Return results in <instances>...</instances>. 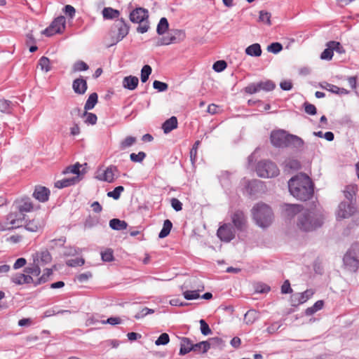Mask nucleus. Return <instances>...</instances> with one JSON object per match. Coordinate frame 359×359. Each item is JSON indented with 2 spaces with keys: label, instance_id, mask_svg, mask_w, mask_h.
Here are the masks:
<instances>
[{
  "label": "nucleus",
  "instance_id": "nucleus-17",
  "mask_svg": "<svg viewBox=\"0 0 359 359\" xmlns=\"http://www.w3.org/2000/svg\"><path fill=\"white\" fill-rule=\"evenodd\" d=\"M235 229L243 231L245 228L246 217L242 211L237 210L231 216Z\"/></svg>",
  "mask_w": 359,
  "mask_h": 359
},
{
  "label": "nucleus",
  "instance_id": "nucleus-49",
  "mask_svg": "<svg viewBox=\"0 0 359 359\" xmlns=\"http://www.w3.org/2000/svg\"><path fill=\"white\" fill-rule=\"evenodd\" d=\"M12 102L7 100H0V111L3 113H10Z\"/></svg>",
  "mask_w": 359,
  "mask_h": 359
},
{
  "label": "nucleus",
  "instance_id": "nucleus-37",
  "mask_svg": "<svg viewBox=\"0 0 359 359\" xmlns=\"http://www.w3.org/2000/svg\"><path fill=\"white\" fill-rule=\"evenodd\" d=\"M172 227V222L169 219H165L163 222V228L158 234V237L160 238H163L168 236L171 231Z\"/></svg>",
  "mask_w": 359,
  "mask_h": 359
},
{
  "label": "nucleus",
  "instance_id": "nucleus-38",
  "mask_svg": "<svg viewBox=\"0 0 359 359\" xmlns=\"http://www.w3.org/2000/svg\"><path fill=\"white\" fill-rule=\"evenodd\" d=\"M102 15L105 19H114L119 16V11L112 8H104L102 10Z\"/></svg>",
  "mask_w": 359,
  "mask_h": 359
},
{
  "label": "nucleus",
  "instance_id": "nucleus-41",
  "mask_svg": "<svg viewBox=\"0 0 359 359\" xmlns=\"http://www.w3.org/2000/svg\"><path fill=\"white\" fill-rule=\"evenodd\" d=\"M285 168L286 170H298L300 168V163L294 158H287L284 162Z\"/></svg>",
  "mask_w": 359,
  "mask_h": 359
},
{
  "label": "nucleus",
  "instance_id": "nucleus-22",
  "mask_svg": "<svg viewBox=\"0 0 359 359\" xmlns=\"http://www.w3.org/2000/svg\"><path fill=\"white\" fill-rule=\"evenodd\" d=\"M72 88L75 93L79 95H83L87 90V82L83 77L76 79L73 81Z\"/></svg>",
  "mask_w": 359,
  "mask_h": 359
},
{
  "label": "nucleus",
  "instance_id": "nucleus-42",
  "mask_svg": "<svg viewBox=\"0 0 359 359\" xmlns=\"http://www.w3.org/2000/svg\"><path fill=\"white\" fill-rule=\"evenodd\" d=\"M152 69L148 65H145L143 66L141 70V81L142 83H145L149 79V75L151 74Z\"/></svg>",
  "mask_w": 359,
  "mask_h": 359
},
{
  "label": "nucleus",
  "instance_id": "nucleus-11",
  "mask_svg": "<svg viewBox=\"0 0 359 359\" xmlns=\"http://www.w3.org/2000/svg\"><path fill=\"white\" fill-rule=\"evenodd\" d=\"M65 18L64 16H59L56 18L51 22V24L42 32V34L47 36H51L55 34L62 33L65 29Z\"/></svg>",
  "mask_w": 359,
  "mask_h": 359
},
{
  "label": "nucleus",
  "instance_id": "nucleus-8",
  "mask_svg": "<svg viewBox=\"0 0 359 359\" xmlns=\"http://www.w3.org/2000/svg\"><path fill=\"white\" fill-rule=\"evenodd\" d=\"M22 224L23 219L18 213L11 212L6 216L5 221L0 222V231L19 228L22 226Z\"/></svg>",
  "mask_w": 359,
  "mask_h": 359
},
{
  "label": "nucleus",
  "instance_id": "nucleus-43",
  "mask_svg": "<svg viewBox=\"0 0 359 359\" xmlns=\"http://www.w3.org/2000/svg\"><path fill=\"white\" fill-rule=\"evenodd\" d=\"M259 21L267 25H271V13L266 11H260Z\"/></svg>",
  "mask_w": 359,
  "mask_h": 359
},
{
  "label": "nucleus",
  "instance_id": "nucleus-35",
  "mask_svg": "<svg viewBox=\"0 0 359 359\" xmlns=\"http://www.w3.org/2000/svg\"><path fill=\"white\" fill-rule=\"evenodd\" d=\"M324 302L323 300L317 301L312 306L307 308L305 310L306 316H311L317 311L321 310L323 307Z\"/></svg>",
  "mask_w": 359,
  "mask_h": 359
},
{
  "label": "nucleus",
  "instance_id": "nucleus-53",
  "mask_svg": "<svg viewBox=\"0 0 359 359\" xmlns=\"http://www.w3.org/2000/svg\"><path fill=\"white\" fill-rule=\"evenodd\" d=\"M85 263L83 258L76 257L74 259H69L66 261V264L69 266L75 267L77 266H82Z\"/></svg>",
  "mask_w": 359,
  "mask_h": 359
},
{
  "label": "nucleus",
  "instance_id": "nucleus-21",
  "mask_svg": "<svg viewBox=\"0 0 359 359\" xmlns=\"http://www.w3.org/2000/svg\"><path fill=\"white\" fill-rule=\"evenodd\" d=\"M314 294L313 290L309 289L301 293H296L292 296V302L297 304H302L308 301Z\"/></svg>",
  "mask_w": 359,
  "mask_h": 359
},
{
  "label": "nucleus",
  "instance_id": "nucleus-56",
  "mask_svg": "<svg viewBox=\"0 0 359 359\" xmlns=\"http://www.w3.org/2000/svg\"><path fill=\"white\" fill-rule=\"evenodd\" d=\"M282 49H283V46L280 43H278V42L272 43L267 47V50L269 52L273 53L274 54L278 53L279 52H280L282 50Z\"/></svg>",
  "mask_w": 359,
  "mask_h": 359
},
{
  "label": "nucleus",
  "instance_id": "nucleus-25",
  "mask_svg": "<svg viewBox=\"0 0 359 359\" xmlns=\"http://www.w3.org/2000/svg\"><path fill=\"white\" fill-rule=\"evenodd\" d=\"M302 211L303 209L300 205L286 204L285 205V215L289 217H293L297 214L299 215Z\"/></svg>",
  "mask_w": 359,
  "mask_h": 359
},
{
  "label": "nucleus",
  "instance_id": "nucleus-12",
  "mask_svg": "<svg viewBox=\"0 0 359 359\" xmlns=\"http://www.w3.org/2000/svg\"><path fill=\"white\" fill-rule=\"evenodd\" d=\"M276 85L270 80L260 81L258 83H252L249 84L245 88V91L248 94H254L260 90L271 91L274 89Z\"/></svg>",
  "mask_w": 359,
  "mask_h": 359
},
{
  "label": "nucleus",
  "instance_id": "nucleus-23",
  "mask_svg": "<svg viewBox=\"0 0 359 359\" xmlns=\"http://www.w3.org/2000/svg\"><path fill=\"white\" fill-rule=\"evenodd\" d=\"M180 340V348L179 355H184L191 351H193V342L191 340L187 337H181Z\"/></svg>",
  "mask_w": 359,
  "mask_h": 359
},
{
  "label": "nucleus",
  "instance_id": "nucleus-10",
  "mask_svg": "<svg viewBox=\"0 0 359 359\" xmlns=\"http://www.w3.org/2000/svg\"><path fill=\"white\" fill-rule=\"evenodd\" d=\"M128 34V27L123 20L117 22L111 29V43L116 44Z\"/></svg>",
  "mask_w": 359,
  "mask_h": 359
},
{
  "label": "nucleus",
  "instance_id": "nucleus-64",
  "mask_svg": "<svg viewBox=\"0 0 359 359\" xmlns=\"http://www.w3.org/2000/svg\"><path fill=\"white\" fill-rule=\"evenodd\" d=\"M64 13L69 16L71 19H73L75 16L76 10L71 5H66L63 8Z\"/></svg>",
  "mask_w": 359,
  "mask_h": 359
},
{
  "label": "nucleus",
  "instance_id": "nucleus-7",
  "mask_svg": "<svg viewBox=\"0 0 359 359\" xmlns=\"http://www.w3.org/2000/svg\"><path fill=\"white\" fill-rule=\"evenodd\" d=\"M81 166V165L77 163L74 165L66 168V169L63 171L64 174L72 173L76 174V176L58 180L55 183V187L58 189H62L75 184L76 182H78L80 180L79 176Z\"/></svg>",
  "mask_w": 359,
  "mask_h": 359
},
{
  "label": "nucleus",
  "instance_id": "nucleus-1",
  "mask_svg": "<svg viewBox=\"0 0 359 359\" xmlns=\"http://www.w3.org/2000/svg\"><path fill=\"white\" fill-rule=\"evenodd\" d=\"M290 193L300 201H307L313 194V184L310 177L303 173L292 177L288 182Z\"/></svg>",
  "mask_w": 359,
  "mask_h": 359
},
{
  "label": "nucleus",
  "instance_id": "nucleus-58",
  "mask_svg": "<svg viewBox=\"0 0 359 359\" xmlns=\"http://www.w3.org/2000/svg\"><path fill=\"white\" fill-rule=\"evenodd\" d=\"M329 42H330V47L332 48L333 51L335 50L336 52H337L338 53H340V54L345 53L344 48L341 46V45L340 44L339 42L334 41H331Z\"/></svg>",
  "mask_w": 359,
  "mask_h": 359
},
{
  "label": "nucleus",
  "instance_id": "nucleus-27",
  "mask_svg": "<svg viewBox=\"0 0 359 359\" xmlns=\"http://www.w3.org/2000/svg\"><path fill=\"white\" fill-rule=\"evenodd\" d=\"M246 55L252 57H259L262 55L261 46L259 43H253L245 48Z\"/></svg>",
  "mask_w": 359,
  "mask_h": 359
},
{
  "label": "nucleus",
  "instance_id": "nucleus-33",
  "mask_svg": "<svg viewBox=\"0 0 359 359\" xmlns=\"http://www.w3.org/2000/svg\"><path fill=\"white\" fill-rule=\"evenodd\" d=\"M137 142V138L133 136H128L123 139L119 144V149L125 150L132 147Z\"/></svg>",
  "mask_w": 359,
  "mask_h": 359
},
{
  "label": "nucleus",
  "instance_id": "nucleus-44",
  "mask_svg": "<svg viewBox=\"0 0 359 359\" xmlns=\"http://www.w3.org/2000/svg\"><path fill=\"white\" fill-rule=\"evenodd\" d=\"M200 290H186L183 292V296L187 300L197 299L200 297Z\"/></svg>",
  "mask_w": 359,
  "mask_h": 359
},
{
  "label": "nucleus",
  "instance_id": "nucleus-6",
  "mask_svg": "<svg viewBox=\"0 0 359 359\" xmlns=\"http://www.w3.org/2000/svg\"><path fill=\"white\" fill-rule=\"evenodd\" d=\"M256 172L262 178H272L279 175V169L276 164L269 160H263L257 164Z\"/></svg>",
  "mask_w": 359,
  "mask_h": 359
},
{
  "label": "nucleus",
  "instance_id": "nucleus-19",
  "mask_svg": "<svg viewBox=\"0 0 359 359\" xmlns=\"http://www.w3.org/2000/svg\"><path fill=\"white\" fill-rule=\"evenodd\" d=\"M50 190L42 186H36L33 193V197L41 203H45L48 201Z\"/></svg>",
  "mask_w": 359,
  "mask_h": 359
},
{
  "label": "nucleus",
  "instance_id": "nucleus-47",
  "mask_svg": "<svg viewBox=\"0 0 359 359\" xmlns=\"http://www.w3.org/2000/svg\"><path fill=\"white\" fill-rule=\"evenodd\" d=\"M88 68V65L81 60L76 62L72 67L73 72H74L86 71Z\"/></svg>",
  "mask_w": 359,
  "mask_h": 359
},
{
  "label": "nucleus",
  "instance_id": "nucleus-30",
  "mask_svg": "<svg viewBox=\"0 0 359 359\" xmlns=\"http://www.w3.org/2000/svg\"><path fill=\"white\" fill-rule=\"evenodd\" d=\"M304 144V140L294 135L290 134L288 138V147H293L294 148L299 149L303 147Z\"/></svg>",
  "mask_w": 359,
  "mask_h": 359
},
{
  "label": "nucleus",
  "instance_id": "nucleus-26",
  "mask_svg": "<svg viewBox=\"0 0 359 359\" xmlns=\"http://www.w3.org/2000/svg\"><path fill=\"white\" fill-rule=\"evenodd\" d=\"M177 127V119L175 116H172L170 118H168V120H166L162 126L163 132L165 134L170 133L172 130L175 129Z\"/></svg>",
  "mask_w": 359,
  "mask_h": 359
},
{
  "label": "nucleus",
  "instance_id": "nucleus-34",
  "mask_svg": "<svg viewBox=\"0 0 359 359\" xmlns=\"http://www.w3.org/2000/svg\"><path fill=\"white\" fill-rule=\"evenodd\" d=\"M97 98H98V96L96 93H91L89 95V97L85 104V106H84L85 110L88 111V110L93 109L94 108V107L95 106L96 103L97 102Z\"/></svg>",
  "mask_w": 359,
  "mask_h": 359
},
{
  "label": "nucleus",
  "instance_id": "nucleus-57",
  "mask_svg": "<svg viewBox=\"0 0 359 359\" xmlns=\"http://www.w3.org/2000/svg\"><path fill=\"white\" fill-rule=\"evenodd\" d=\"M226 67V62L224 60H218L213 64L212 69L216 72H221Z\"/></svg>",
  "mask_w": 359,
  "mask_h": 359
},
{
  "label": "nucleus",
  "instance_id": "nucleus-46",
  "mask_svg": "<svg viewBox=\"0 0 359 359\" xmlns=\"http://www.w3.org/2000/svg\"><path fill=\"white\" fill-rule=\"evenodd\" d=\"M219 181L224 188H228L230 185V174L226 171L222 172L219 176Z\"/></svg>",
  "mask_w": 359,
  "mask_h": 359
},
{
  "label": "nucleus",
  "instance_id": "nucleus-61",
  "mask_svg": "<svg viewBox=\"0 0 359 359\" xmlns=\"http://www.w3.org/2000/svg\"><path fill=\"white\" fill-rule=\"evenodd\" d=\"M153 87L154 89L158 90L159 92H163L168 89V86L164 82L156 80L153 83Z\"/></svg>",
  "mask_w": 359,
  "mask_h": 359
},
{
  "label": "nucleus",
  "instance_id": "nucleus-16",
  "mask_svg": "<svg viewBox=\"0 0 359 359\" xmlns=\"http://www.w3.org/2000/svg\"><path fill=\"white\" fill-rule=\"evenodd\" d=\"M14 205L20 213L29 212L34 209L33 203L28 197H22L15 200Z\"/></svg>",
  "mask_w": 359,
  "mask_h": 359
},
{
  "label": "nucleus",
  "instance_id": "nucleus-3",
  "mask_svg": "<svg viewBox=\"0 0 359 359\" xmlns=\"http://www.w3.org/2000/svg\"><path fill=\"white\" fill-rule=\"evenodd\" d=\"M256 224L262 228L268 227L273 221V214L271 208L264 203H258L252 210Z\"/></svg>",
  "mask_w": 359,
  "mask_h": 359
},
{
  "label": "nucleus",
  "instance_id": "nucleus-20",
  "mask_svg": "<svg viewBox=\"0 0 359 359\" xmlns=\"http://www.w3.org/2000/svg\"><path fill=\"white\" fill-rule=\"evenodd\" d=\"M118 170L116 166L111 165L107 168L97 176V179L109 183L113 182L115 180V174Z\"/></svg>",
  "mask_w": 359,
  "mask_h": 359
},
{
  "label": "nucleus",
  "instance_id": "nucleus-32",
  "mask_svg": "<svg viewBox=\"0 0 359 359\" xmlns=\"http://www.w3.org/2000/svg\"><path fill=\"white\" fill-rule=\"evenodd\" d=\"M358 190L356 184L347 185L344 191V196L348 200V202H352L353 196Z\"/></svg>",
  "mask_w": 359,
  "mask_h": 359
},
{
  "label": "nucleus",
  "instance_id": "nucleus-31",
  "mask_svg": "<svg viewBox=\"0 0 359 359\" xmlns=\"http://www.w3.org/2000/svg\"><path fill=\"white\" fill-rule=\"evenodd\" d=\"M127 223L123 220L119 219H112L109 221V226L117 231L124 230L127 228Z\"/></svg>",
  "mask_w": 359,
  "mask_h": 359
},
{
  "label": "nucleus",
  "instance_id": "nucleus-39",
  "mask_svg": "<svg viewBox=\"0 0 359 359\" xmlns=\"http://www.w3.org/2000/svg\"><path fill=\"white\" fill-rule=\"evenodd\" d=\"M259 318L258 312L254 309L249 310L245 314V320L247 324H252Z\"/></svg>",
  "mask_w": 359,
  "mask_h": 359
},
{
  "label": "nucleus",
  "instance_id": "nucleus-2",
  "mask_svg": "<svg viewBox=\"0 0 359 359\" xmlns=\"http://www.w3.org/2000/svg\"><path fill=\"white\" fill-rule=\"evenodd\" d=\"M323 218L320 213L303 210L298 215L297 226L304 231H312L321 226Z\"/></svg>",
  "mask_w": 359,
  "mask_h": 359
},
{
  "label": "nucleus",
  "instance_id": "nucleus-45",
  "mask_svg": "<svg viewBox=\"0 0 359 359\" xmlns=\"http://www.w3.org/2000/svg\"><path fill=\"white\" fill-rule=\"evenodd\" d=\"M39 66L42 71L48 72L50 70V60L48 57L43 56L39 61Z\"/></svg>",
  "mask_w": 359,
  "mask_h": 359
},
{
  "label": "nucleus",
  "instance_id": "nucleus-15",
  "mask_svg": "<svg viewBox=\"0 0 359 359\" xmlns=\"http://www.w3.org/2000/svg\"><path fill=\"white\" fill-rule=\"evenodd\" d=\"M221 339L219 338H212L209 341H203L197 344H193V352L196 354L205 353L210 348V346L216 343L219 344Z\"/></svg>",
  "mask_w": 359,
  "mask_h": 359
},
{
  "label": "nucleus",
  "instance_id": "nucleus-51",
  "mask_svg": "<svg viewBox=\"0 0 359 359\" xmlns=\"http://www.w3.org/2000/svg\"><path fill=\"white\" fill-rule=\"evenodd\" d=\"M254 287L256 293H267L270 290V287L269 285L262 283L255 284Z\"/></svg>",
  "mask_w": 359,
  "mask_h": 359
},
{
  "label": "nucleus",
  "instance_id": "nucleus-52",
  "mask_svg": "<svg viewBox=\"0 0 359 359\" xmlns=\"http://www.w3.org/2000/svg\"><path fill=\"white\" fill-rule=\"evenodd\" d=\"M146 157V154L143 151H140L138 154L132 153L130 155V159L133 162L141 163Z\"/></svg>",
  "mask_w": 359,
  "mask_h": 359
},
{
  "label": "nucleus",
  "instance_id": "nucleus-54",
  "mask_svg": "<svg viewBox=\"0 0 359 359\" xmlns=\"http://www.w3.org/2000/svg\"><path fill=\"white\" fill-rule=\"evenodd\" d=\"M83 115L86 116L85 123L88 124L94 125L97 122V116L93 113H88L87 111L83 113Z\"/></svg>",
  "mask_w": 359,
  "mask_h": 359
},
{
  "label": "nucleus",
  "instance_id": "nucleus-18",
  "mask_svg": "<svg viewBox=\"0 0 359 359\" xmlns=\"http://www.w3.org/2000/svg\"><path fill=\"white\" fill-rule=\"evenodd\" d=\"M32 260H34V262H36L41 267L50 263L52 260V257L47 250H44L33 254Z\"/></svg>",
  "mask_w": 359,
  "mask_h": 359
},
{
  "label": "nucleus",
  "instance_id": "nucleus-55",
  "mask_svg": "<svg viewBox=\"0 0 359 359\" xmlns=\"http://www.w3.org/2000/svg\"><path fill=\"white\" fill-rule=\"evenodd\" d=\"M169 341H170L169 335L167 333H163L156 340L155 344L156 346L166 345L169 343Z\"/></svg>",
  "mask_w": 359,
  "mask_h": 359
},
{
  "label": "nucleus",
  "instance_id": "nucleus-29",
  "mask_svg": "<svg viewBox=\"0 0 359 359\" xmlns=\"http://www.w3.org/2000/svg\"><path fill=\"white\" fill-rule=\"evenodd\" d=\"M43 226L41 222H40L38 219H32L29 220L25 224V229L30 232H37L40 230Z\"/></svg>",
  "mask_w": 359,
  "mask_h": 359
},
{
  "label": "nucleus",
  "instance_id": "nucleus-50",
  "mask_svg": "<svg viewBox=\"0 0 359 359\" xmlns=\"http://www.w3.org/2000/svg\"><path fill=\"white\" fill-rule=\"evenodd\" d=\"M124 191V187L122 186L116 187L113 191L107 193V196L118 200L120 198L121 192Z\"/></svg>",
  "mask_w": 359,
  "mask_h": 359
},
{
  "label": "nucleus",
  "instance_id": "nucleus-40",
  "mask_svg": "<svg viewBox=\"0 0 359 359\" xmlns=\"http://www.w3.org/2000/svg\"><path fill=\"white\" fill-rule=\"evenodd\" d=\"M262 182L259 180H252L248 182L246 186V191L250 195H252L255 193L256 189L261 186Z\"/></svg>",
  "mask_w": 359,
  "mask_h": 359
},
{
  "label": "nucleus",
  "instance_id": "nucleus-9",
  "mask_svg": "<svg viewBox=\"0 0 359 359\" xmlns=\"http://www.w3.org/2000/svg\"><path fill=\"white\" fill-rule=\"evenodd\" d=\"M289 136L290 134L284 130H273L270 135L271 142L275 147H287Z\"/></svg>",
  "mask_w": 359,
  "mask_h": 359
},
{
  "label": "nucleus",
  "instance_id": "nucleus-48",
  "mask_svg": "<svg viewBox=\"0 0 359 359\" xmlns=\"http://www.w3.org/2000/svg\"><path fill=\"white\" fill-rule=\"evenodd\" d=\"M327 48L323 50L320 55L322 60H330L333 57L332 48L330 47V42L327 43Z\"/></svg>",
  "mask_w": 359,
  "mask_h": 359
},
{
  "label": "nucleus",
  "instance_id": "nucleus-4",
  "mask_svg": "<svg viewBox=\"0 0 359 359\" xmlns=\"http://www.w3.org/2000/svg\"><path fill=\"white\" fill-rule=\"evenodd\" d=\"M345 268L350 271H356L359 268V243H353L343 258Z\"/></svg>",
  "mask_w": 359,
  "mask_h": 359
},
{
  "label": "nucleus",
  "instance_id": "nucleus-24",
  "mask_svg": "<svg viewBox=\"0 0 359 359\" xmlns=\"http://www.w3.org/2000/svg\"><path fill=\"white\" fill-rule=\"evenodd\" d=\"M139 83L138 78L135 76H126L123 80V86L125 88L133 90H135Z\"/></svg>",
  "mask_w": 359,
  "mask_h": 359
},
{
  "label": "nucleus",
  "instance_id": "nucleus-62",
  "mask_svg": "<svg viewBox=\"0 0 359 359\" xmlns=\"http://www.w3.org/2000/svg\"><path fill=\"white\" fill-rule=\"evenodd\" d=\"M320 87L323 89L327 90L332 92L333 93H335V94H337L338 92L337 90H339L338 86H334L331 83H327V82H323V83H321Z\"/></svg>",
  "mask_w": 359,
  "mask_h": 359
},
{
  "label": "nucleus",
  "instance_id": "nucleus-63",
  "mask_svg": "<svg viewBox=\"0 0 359 359\" xmlns=\"http://www.w3.org/2000/svg\"><path fill=\"white\" fill-rule=\"evenodd\" d=\"M12 283L21 285L24 283V273H15L11 277Z\"/></svg>",
  "mask_w": 359,
  "mask_h": 359
},
{
  "label": "nucleus",
  "instance_id": "nucleus-14",
  "mask_svg": "<svg viewBox=\"0 0 359 359\" xmlns=\"http://www.w3.org/2000/svg\"><path fill=\"white\" fill-rule=\"evenodd\" d=\"M356 211V208L352 202L343 201L339 203L337 212V219L348 218Z\"/></svg>",
  "mask_w": 359,
  "mask_h": 359
},
{
  "label": "nucleus",
  "instance_id": "nucleus-5",
  "mask_svg": "<svg viewBox=\"0 0 359 359\" xmlns=\"http://www.w3.org/2000/svg\"><path fill=\"white\" fill-rule=\"evenodd\" d=\"M149 17L148 11L143 8H137L133 10L130 14V20L134 23H139L137 31L139 33H145L149 28V22L147 20Z\"/></svg>",
  "mask_w": 359,
  "mask_h": 359
},
{
  "label": "nucleus",
  "instance_id": "nucleus-28",
  "mask_svg": "<svg viewBox=\"0 0 359 359\" xmlns=\"http://www.w3.org/2000/svg\"><path fill=\"white\" fill-rule=\"evenodd\" d=\"M24 271L27 274L39 276L41 273V266L36 262H34V260H33L32 263L25 267Z\"/></svg>",
  "mask_w": 359,
  "mask_h": 359
},
{
  "label": "nucleus",
  "instance_id": "nucleus-60",
  "mask_svg": "<svg viewBox=\"0 0 359 359\" xmlns=\"http://www.w3.org/2000/svg\"><path fill=\"white\" fill-rule=\"evenodd\" d=\"M200 325H201V333L205 335V336H207L210 334H211L212 331L209 327V325H208V323L203 319H201L200 321Z\"/></svg>",
  "mask_w": 359,
  "mask_h": 359
},
{
  "label": "nucleus",
  "instance_id": "nucleus-13",
  "mask_svg": "<svg viewBox=\"0 0 359 359\" xmlns=\"http://www.w3.org/2000/svg\"><path fill=\"white\" fill-rule=\"evenodd\" d=\"M236 229L230 224H224L217 230V235L219 239L224 242H229L235 238Z\"/></svg>",
  "mask_w": 359,
  "mask_h": 359
},
{
  "label": "nucleus",
  "instance_id": "nucleus-36",
  "mask_svg": "<svg viewBox=\"0 0 359 359\" xmlns=\"http://www.w3.org/2000/svg\"><path fill=\"white\" fill-rule=\"evenodd\" d=\"M169 24L168 20L165 18H161L159 22L158 23L156 32L159 35L164 34L168 29Z\"/></svg>",
  "mask_w": 359,
  "mask_h": 359
},
{
  "label": "nucleus",
  "instance_id": "nucleus-59",
  "mask_svg": "<svg viewBox=\"0 0 359 359\" xmlns=\"http://www.w3.org/2000/svg\"><path fill=\"white\" fill-rule=\"evenodd\" d=\"M102 259L104 262H111L114 259L113 251L111 249H107L101 252Z\"/></svg>",
  "mask_w": 359,
  "mask_h": 359
}]
</instances>
